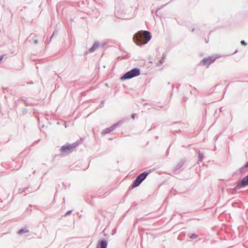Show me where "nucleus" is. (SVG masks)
I'll return each instance as SVG.
<instances>
[{
    "mask_svg": "<svg viewBox=\"0 0 248 248\" xmlns=\"http://www.w3.org/2000/svg\"><path fill=\"white\" fill-rule=\"evenodd\" d=\"M151 38L150 33L148 31H140L136 33L133 38V41L138 46L146 44Z\"/></svg>",
    "mask_w": 248,
    "mask_h": 248,
    "instance_id": "nucleus-1",
    "label": "nucleus"
},
{
    "mask_svg": "<svg viewBox=\"0 0 248 248\" xmlns=\"http://www.w3.org/2000/svg\"><path fill=\"white\" fill-rule=\"evenodd\" d=\"M140 74V71L138 69H133L130 71L127 72L124 74L121 78L122 80L130 79L132 78L138 76Z\"/></svg>",
    "mask_w": 248,
    "mask_h": 248,
    "instance_id": "nucleus-2",
    "label": "nucleus"
},
{
    "mask_svg": "<svg viewBox=\"0 0 248 248\" xmlns=\"http://www.w3.org/2000/svg\"><path fill=\"white\" fill-rule=\"evenodd\" d=\"M148 175V172H144L139 175L133 183L132 187H135L139 186L140 183L146 178Z\"/></svg>",
    "mask_w": 248,
    "mask_h": 248,
    "instance_id": "nucleus-3",
    "label": "nucleus"
},
{
    "mask_svg": "<svg viewBox=\"0 0 248 248\" xmlns=\"http://www.w3.org/2000/svg\"><path fill=\"white\" fill-rule=\"evenodd\" d=\"M77 145V144L76 143L65 145L61 147V150L62 152H71L76 148Z\"/></svg>",
    "mask_w": 248,
    "mask_h": 248,
    "instance_id": "nucleus-4",
    "label": "nucleus"
},
{
    "mask_svg": "<svg viewBox=\"0 0 248 248\" xmlns=\"http://www.w3.org/2000/svg\"><path fill=\"white\" fill-rule=\"evenodd\" d=\"M216 60V58L213 57H209L203 59L202 63L203 65L208 66L210 64Z\"/></svg>",
    "mask_w": 248,
    "mask_h": 248,
    "instance_id": "nucleus-5",
    "label": "nucleus"
},
{
    "mask_svg": "<svg viewBox=\"0 0 248 248\" xmlns=\"http://www.w3.org/2000/svg\"><path fill=\"white\" fill-rule=\"evenodd\" d=\"M248 185V175L246 177H244L242 181L239 183L237 186V187L241 188L242 187Z\"/></svg>",
    "mask_w": 248,
    "mask_h": 248,
    "instance_id": "nucleus-6",
    "label": "nucleus"
},
{
    "mask_svg": "<svg viewBox=\"0 0 248 248\" xmlns=\"http://www.w3.org/2000/svg\"><path fill=\"white\" fill-rule=\"evenodd\" d=\"M107 242L105 240H102L99 242L97 245L96 248H107Z\"/></svg>",
    "mask_w": 248,
    "mask_h": 248,
    "instance_id": "nucleus-7",
    "label": "nucleus"
},
{
    "mask_svg": "<svg viewBox=\"0 0 248 248\" xmlns=\"http://www.w3.org/2000/svg\"><path fill=\"white\" fill-rule=\"evenodd\" d=\"M29 232V231L26 228H25L24 229H22V230H19V232H18V233L21 234L23 233H27V232Z\"/></svg>",
    "mask_w": 248,
    "mask_h": 248,
    "instance_id": "nucleus-8",
    "label": "nucleus"
},
{
    "mask_svg": "<svg viewBox=\"0 0 248 248\" xmlns=\"http://www.w3.org/2000/svg\"><path fill=\"white\" fill-rule=\"evenodd\" d=\"M98 46V44H94L93 46L90 49V51L91 52L93 51L94 50H95L97 47Z\"/></svg>",
    "mask_w": 248,
    "mask_h": 248,
    "instance_id": "nucleus-9",
    "label": "nucleus"
},
{
    "mask_svg": "<svg viewBox=\"0 0 248 248\" xmlns=\"http://www.w3.org/2000/svg\"><path fill=\"white\" fill-rule=\"evenodd\" d=\"M198 237V235L196 234H192L191 236H190V238H197Z\"/></svg>",
    "mask_w": 248,
    "mask_h": 248,
    "instance_id": "nucleus-10",
    "label": "nucleus"
},
{
    "mask_svg": "<svg viewBox=\"0 0 248 248\" xmlns=\"http://www.w3.org/2000/svg\"><path fill=\"white\" fill-rule=\"evenodd\" d=\"M241 44L244 46L247 45V43L244 40L241 41Z\"/></svg>",
    "mask_w": 248,
    "mask_h": 248,
    "instance_id": "nucleus-11",
    "label": "nucleus"
},
{
    "mask_svg": "<svg viewBox=\"0 0 248 248\" xmlns=\"http://www.w3.org/2000/svg\"><path fill=\"white\" fill-rule=\"evenodd\" d=\"M33 43H34L35 44H37V43H38V41H37V40H36V39H34V40H33Z\"/></svg>",
    "mask_w": 248,
    "mask_h": 248,
    "instance_id": "nucleus-12",
    "label": "nucleus"
},
{
    "mask_svg": "<svg viewBox=\"0 0 248 248\" xmlns=\"http://www.w3.org/2000/svg\"><path fill=\"white\" fill-rule=\"evenodd\" d=\"M3 58V56H0V61L2 60Z\"/></svg>",
    "mask_w": 248,
    "mask_h": 248,
    "instance_id": "nucleus-13",
    "label": "nucleus"
},
{
    "mask_svg": "<svg viewBox=\"0 0 248 248\" xmlns=\"http://www.w3.org/2000/svg\"><path fill=\"white\" fill-rule=\"evenodd\" d=\"M245 167L246 168H248V162L246 163V164L245 165Z\"/></svg>",
    "mask_w": 248,
    "mask_h": 248,
    "instance_id": "nucleus-14",
    "label": "nucleus"
},
{
    "mask_svg": "<svg viewBox=\"0 0 248 248\" xmlns=\"http://www.w3.org/2000/svg\"><path fill=\"white\" fill-rule=\"evenodd\" d=\"M131 117H132V119H134V118H135L134 114L132 115Z\"/></svg>",
    "mask_w": 248,
    "mask_h": 248,
    "instance_id": "nucleus-15",
    "label": "nucleus"
},
{
    "mask_svg": "<svg viewBox=\"0 0 248 248\" xmlns=\"http://www.w3.org/2000/svg\"><path fill=\"white\" fill-rule=\"evenodd\" d=\"M70 212H67V214H70Z\"/></svg>",
    "mask_w": 248,
    "mask_h": 248,
    "instance_id": "nucleus-16",
    "label": "nucleus"
}]
</instances>
